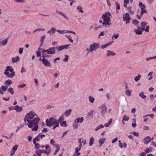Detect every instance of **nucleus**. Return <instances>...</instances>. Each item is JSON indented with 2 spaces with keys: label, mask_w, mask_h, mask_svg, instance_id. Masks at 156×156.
<instances>
[{
  "label": "nucleus",
  "mask_w": 156,
  "mask_h": 156,
  "mask_svg": "<svg viewBox=\"0 0 156 156\" xmlns=\"http://www.w3.org/2000/svg\"><path fill=\"white\" fill-rule=\"evenodd\" d=\"M37 115L33 111H30L25 115L24 120L26 125H27L32 130L36 131L38 127V123L40 120Z\"/></svg>",
  "instance_id": "nucleus-1"
},
{
  "label": "nucleus",
  "mask_w": 156,
  "mask_h": 156,
  "mask_svg": "<svg viewBox=\"0 0 156 156\" xmlns=\"http://www.w3.org/2000/svg\"><path fill=\"white\" fill-rule=\"evenodd\" d=\"M111 16V14L108 12H105L102 16L101 18L104 20L102 23L103 26H105L106 27H109L111 23L110 17Z\"/></svg>",
  "instance_id": "nucleus-2"
},
{
  "label": "nucleus",
  "mask_w": 156,
  "mask_h": 156,
  "mask_svg": "<svg viewBox=\"0 0 156 156\" xmlns=\"http://www.w3.org/2000/svg\"><path fill=\"white\" fill-rule=\"evenodd\" d=\"M46 126H53V129H55L59 126L58 121L53 117H50L49 119L46 120Z\"/></svg>",
  "instance_id": "nucleus-3"
},
{
  "label": "nucleus",
  "mask_w": 156,
  "mask_h": 156,
  "mask_svg": "<svg viewBox=\"0 0 156 156\" xmlns=\"http://www.w3.org/2000/svg\"><path fill=\"white\" fill-rule=\"evenodd\" d=\"M13 69L11 66H7L4 73V74L9 78H12L14 76L15 72L13 71Z\"/></svg>",
  "instance_id": "nucleus-4"
},
{
  "label": "nucleus",
  "mask_w": 156,
  "mask_h": 156,
  "mask_svg": "<svg viewBox=\"0 0 156 156\" xmlns=\"http://www.w3.org/2000/svg\"><path fill=\"white\" fill-rule=\"evenodd\" d=\"M90 51L92 52L93 51H96L100 47V44L97 43H94L93 44H90Z\"/></svg>",
  "instance_id": "nucleus-5"
},
{
  "label": "nucleus",
  "mask_w": 156,
  "mask_h": 156,
  "mask_svg": "<svg viewBox=\"0 0 156 156\" xmlns=\"http://www.w3.org/2000/svg\"><path fill=\"white\" fill-rule=\"evenodd\" d=\"M70 44H67L64 45L60 46L58 47H55L56 49H57L58 51L62 50L64 49H67L68 47L70 46Z\"/></svg>",
  "instance_id": "nucleus-6"
},
{
  "label": "nucleus",
  "mask_w": 156,
  "mask_h": 156,
  "mask_svg": "<svg viewBox=\"0 0 156 156\" xmlns=\"http://www.w3.org/2000/svg\"><path fill=\"white\" fill-rule=\"evenodd\" d=\"M123 19L124 21H126V24L129 23L130 22V20H131L129 15L128 13H126L125 15H123Z\"/></svg>",
  "instance_id": "nucleus-7"
},
{
  "label": "nucleus",
  "mask_w": 156,
  "mask_h": 156,
  "mask_svg": "<svg viewBox=\"0 0 156 156\" xmlns=\"http://www.w3.org/2000/svg\"><path fill=\"white\" fill-rule=\"evenodd\" d=\"M55 47L50 48L47 50V54L54 55L55 53Z\"/></svg>",
  "instance_id": "nucleus-8"
},
{
  "label": "nucleus",
  "mask_w": 156,
  "mask_h": 156,
  "mask_svg": "<svg viewBox=\"0 0 156 156\" xmlns=\"http://www.w3.org/2000/svg\"><path fill=\"white\" fill-rule=\"evenodd\" d=\"M41 61L43 62L44 65L47 67H49L51 66V63L49 61H48L46 59H42Z\"/></svg>",
  "instance_id": "nucleus-9"
},
{
  "label": "nucleus",
  "mask_w": 156,
  "mask_h": 156,
  "mask_svg": "<svg viewBox=\"0 0 156 156\" xmlns=\"http://www.w3.org/2000/svg\"><path fill=\"white\" fill-rule=\"evenodd\" d=\"M152 139L150 136H147L144 139V141L145 144H147L151 142Z\"/></svg>",
  "instance_id": "nucleus-10"
},
{
  "label": "nucleus",
  "mask_w": 156,
  "mask_h": 156,
  "mask_svg": "<svg viewBox=\"0 0 156 156\" xmlns=\"http://www.w3.org/2000/svg\"><path fill=\"white\" fill-rule=\"evenodd\" d=\"M106 55L107 56L109 57L111 56H115L116 55V54L112 51L108 50L107 51V53Z\"/></svg>",
  "instance_id": "nucleus-11"
},
{
  "label": "nucleus",
  "mask_w": 156,
  "mask_h": 156,
  "mask_svg": "<svg viewBox=\"0 0 156 156\" xmlns=\"http://www.w3.org/2000/svg\"><path fill=\"white\" fill-rule=\"evenodd\" d=\"M14 107H15V110L17 112H20L23 110V108L18 105L15 106Z\"/></svg>",
  "instance_id": "nucleus-12"
},
{
  "label": "nucleus",
  "mask_w": 156,
  "mask_h": 156,
  "mask_svg": "<svg viewBox=\"0 0 156 156\" xmlns=\"http://www.w3.org/2000/svg\"><path fill=\"white\" fill-rule=\"evenodd\" d=\"M56 31V29L55 28L52 27L51 30L47 31V33L51 35L54 34Z\"/></svg>",
  "instance_id": "nucleus-13"
},
{
  "label": "nucleus",
  "mask_w": 156,
  "mask_h": 156,
  "mask_svg": "<svg viewBox=\"0 0 156 156\" xmlns=\"http://www.w3.org/2000/svg\"><path fill=\"white\" fill-rule=\"evenodd\" d=\"M56 12L57 13L59 14L62 16L66 19L67 20H69L68 18L64 13L60 12L58 10H56Z\"/></svg>",
  "instance_id": "nucleus-14"
},
{
  "label": "nucleus",
  "mask_w": 156,
  "mask_h": 156,
  "mask_svg": "<svg viewBox=\"0 0 156 156\" xmlns=\"http://www.w3.org/2000/svg\"><path fill=\"white\" fill-rule=\"evenodd\" d=\"M45 151V150H36V154L38 155H39L40 156H41V154L43 153H44V152Z\"/></svg>",
  "instance_id": "nucleus-15"
},
{
  "label": "nucleus",
  "mask_w": 156,
  "mask_h": 156,
  "mask_svg": "<svg viewBox=\"0 0 156 156\" xmlns=\"http://www.w3.org/2000/svg\"><path fill=\"white\" fill-rule=\"evenodd\" d=\"M20 59V58L18 56H17L16 57H12V60L14 63L19 61Z\"/></svg>",
  "instance_id": "nucleus-16"
},
{
  "label": "nucleus",
  "mask_w": 156,
  "mask_h": 156,
  "mask_svg": "<svg viewBox=\"0 0 156 156\" xmlns=\"http://www.w3.org/2000/svg\"><path fill=\"white\" fill-rule=\"evenodd\" d=\"M72 110L71 109H69V110L66 111L64 115L66 117H68L70 115V114Z\"/></svg>",
  "instance_id": "nucleus-17"
},
{
  "label": "nucleus",
  "mask_w": 156,
  "mask_h": 156,
  "mask_svg": "<svg viewBox=\"0 0 156 156\" xmlns=\"http://www.w3.org/2000/svg\"><path fill=\"white\" fill-rule=\"evenodd\" d=\"M105 140V138H101L99 139V142L100 144V147H101V145L104 143Z\"/></svg>",
  "instance_id": "nucleus-18"
},
{
  "label": "nucleus",
  "mask_w": 156,
  "mask_h": 156,
  "mask_svg": "<svg viewBox=\"0 0 156 156\" xmlns=\"http://www.w3.org/2000/svg\"><path fill=\"white\" fill-rule=\"evenodd\" d=\"M8 37H7L5 40H3L2 42L1 41V43L2 44V46H4L6 45L8 43Z\"/></svg>",
  "instance_id": "nucleus-19"
},
{
  "label": "nucleus",
  "mask_w": 156,
  "mask_h": 156,
  "mask_svg": "<svg viewBox=\"0 0 156 156\" xmlns=\"http://www.w3.org/2000/svg\"><path fill=\"white\" fill-rule=\"evenodd\" d=\"M103 106L101 110V112L103 114L107 112V107L104 105H103Z\"/></svg>",
  "instance_id": "nucleus-20"
},
{
  "label": "nucleus",
  "mask_w": 156,
  "mask_h": 156,
  "mask_svg": "<svg viewBox=\"0 0 156 156\" xmlns=\"http://www.w3.org/2000/svg\"><path fill=\"white\" fill-rule=\"evenodd\" d=\"M112 121V119H110L108 122L107 123H105L104 124V126L105 127H108L109 126L110 124H111Z\"/></svg>",
  "instance_id": "nucleus-21"
},
{
  "label": "nucleus",
  "mask_w": 156,
  "mask_h": 156,
  "mask_svg": "<svg viewBox=\"0 0 156 156\" xmlns=\"http://www.w3.org/2000/svg\"><path fill=\"white\" fill-rule=\"evenodd\" d=\"M59 123L61 126H64L65 127H67V124L66 123V121H62L61 122Z\"/></svg>",
  "instance_id": "nucleus-22"
},
{
  "label": "nucleus",
  "mask_w": 156,
  "mask_h": 156,
  "mask_svg": "<svg viewBox=\"0 0 156 156\" xmlns=\"http://www.w3.org/2000/svg\"><path fill=\"white\" fill-rule=\"evenodd\" d=\"M132 91L129 90H126L125 94L128 96H130L131 95Z\"/></svg>",
  "instance_id": "nucleus-23"
},
{
  "label": "nucleus",
  "mask_w": 156,
  "mask_h": 156,
  "mask_svg": "<svg viewBox=\"0 0 156 156\" xmlns=\"http://www.w3.org/2000/svg\"><path fill=\"white\" fill-rule=\"evenodd\" d=\"M89 101L92 104L93 103L95 100V99L93 97L89 96L88 97Z\"/></svg>",
  "instance_id": "nucleus-24"
},
{
  "label": "nucleus",
  "mask_w": 156,
  "mask_h": 156,
  "mask_svg": "<svg viewBox=\"0 0 156 156\" xmlns=\"http://www.w3.org/2000/svg\"><path fill=\"white\" fill-rule=\"evenodd\" d=\"M45 29L43 28H37L34 31L33 33H34L35 32H37V31H45Z\"/></svg>",
  "instance_id": "nucleus-25"
},
{
  "label": "nucleus",
  "mask_w": 156,
  "mask_h": 156,
  "mask_svg": "<svg viewBox=\"0 0 156 156\" xmlns=\"http://www.w3.org/2000/svg\"><path fill=\"white\" fill-rule=\"evenodd\" d=\"M50 144L52 145L53 146L55 147H57L58 146V144L57 145L56 144H55V141L53 139H51L50 141Z\"/></svg>",
  "instance_id": "nucleus-26"
},
{
  "label": "nucleus",
  "mask_w": 156,
  "mask_h": 156,
  "mask_svg": "<svg viewBox=\"0 0 156 156\" xmlns=\"http://www.w3.org/2000/svg\"><path fill=\"white\" fill-rule=\"evenodd\" d=\"M84 120L83 118V117L81 118H78L76 119V122L77 123H82Z\"/></svg>",
  "instance_id": "nucleus-27"
},
{
  "label": "nucleus",
  "mask_w": 156,
  "mask_h": 156,
  "mask_svg": "<svg viewBox=\"0 0 156 156\" xmlns=\"http://www.w3.org/2000/svg\"><path fill=\"white\" fill-rule=\"evenodd\" d=\"M94 143V139L93 137H91L90 138V139L89 140V145L90 146H91Z\"/></svg>",
  "instance_id": "nucleus-28"
},
{
  "label": "nucleus",
  "mask_w": 156,
  "mask_h": 156,
  "mask_svg": "<svg viewBox=\"0 0 156 156\" xmlns=\"http://www.w3.org/2000/svg\"><path fill=\"white\" fill-rule=\"evenodd\" d=\"M139 96L143 99H145L146 98V96L144 95V93L143 92L140 93Z\"/></svg>",
  "instance_id": "nucleus-29"
},
{
  "label": "nucleus",
  "mask_w": 156,
  "mask_h": 156,
  "mask_svg": "<svg viewBox=\"0 0 156 156\" xmlns=\"http://www.w3.org/2000/svg\"><path fill=\"white\" fill-rule=\"evenodd\" d=\"M93 110L90 111L87 114V117L89 118L91 117L92 118L93 117Z\"/></svg>",
  "instance_id": "nucleus-30"
},
{
  "label": "nucleus",
  "mask_w": 156,
  "mask_h": 156,
  "mask_svg": "<svg viewBox=\"0 0 156 156\" xmlns=\"http://www.w3.org/2000/svg\"><path fill=\"white\" fill-rule=\"evenodd\" d=\"M135 32L136 34L139 35L141 34L142 33V31L141 30H135Z\"/></svg>",
  "instance_id": "nucleus-31"
},
{
  "label": "nucleus",
  "mask_w": 156,
  "mask_h": 156,
  "mask_svg": "<svg viewBox=\"0 0 156 156\" xmlns=\"http://www.w3.org/2000/svg\"><path fill=\"white\" fill-rule=\"evenodd\" d=\"M141 77V76L140 74H138V76H136L134 78L135 81L136 82L140 80Z\"/></svg>",
  "instance_id": "nucleus-32"
},
{
  "label": "nucleus",
  "mask_w": 156,
  "mask_h": 156,
  "mask_svg": "<svg viewBox=\"0 0 156 156\" xmlns=\"http://www.w3.org/2000/svg\"><path fill=\"white\" fill-rule=\"evenodd\" d=\"M64 117L63 115H62L59 118L58 121V122H61L64 119Z\"/></svg>",
  "instance_id": "nucleus-33"
},
{
  "label": "nucleus",
  "mask_w": 156,
  "mask_h": 156,
  "mask_svg": "<svg viewBox=\"0 0 156 156\" xmlns=\"http://www.w3.org/2000/svg\"><path fill=\"white\" fill-rule=\"evenodd\" d=\"M144 13H147V12L145 9V8L143 9H141L140 16H142Z\"/></svg>",
  "instance_id": "nucleus-34"
},
{
  "label": "nucleus",
  "mask_w": 156,
  "mask_h": 156,
  "mask_svg": "<svg viewBox=\"0 0 156 156\" xmlns=\"http://www.w3.org/2000/svg\"><path fill=\"white\" fill-rule=\"evenodd\" d=\"M8 91L11 93L12 94H13L14 93L13 89L12 88H10L8 90Z\"/></svg>",
  "instance_id": "nucleus-35"
},
{
  "label": "nucleus",
  "mask_w": 156,
  "mask_h": 156,
  "mask_svg": "<svg viewBox=\"0 0 156 156\" xmlns=\"http://www.w3.org/2000/svg\"><path fill=\"white\" fill-rule=\"evenodd\" d=\"M139 5L141 9L145 8V5L141 2H140Z\"/></svg>",
  "instance_id": "nucleus-36"
},
{
  "label": "nucleus",
  "mask_w": 156,
  "mask_h": 156,
  "mask_svg": "<svg viewBox=\"0 0 156 156\" xmlns=\"http://www.w3.org/2000/svg\"><path fill=\"white\" fill-rule=\"evenodd\" d=\"M12 81L11 80H8L6 81L5 83V84H7L8 85H9L12 84Z\"/></svg>",
  "instance_id": "nucleus-37"
},
{
  "label": "nucleus",
  "mask_w": 156,
  "mask_h": 156,
  "mask_svg": "<svg viewBox=\"0 0 156 156\" xmlns=\"http://www.w3.org/2000/svg\"><path fill=\"white\" fill-rule=\"evenodd\" d=\"M65 36L68 39L69 41L72 43L73 42V40L72 39V37L70 35H65Z\"/></svg>",
  "instance_id": "nucleus-38"
},
{
  "label": "nucleus",
  "mask_w": 156,
  "mask_h": 156,
  "mask_svg": "<svg viewBox=\"0 0 156 156\" xmlns=\"http://www.w3.org/2000/svg\"><path fill=\"white\" fill-rule=\"evenodd\" d=\"M77 9L78 10H79V12H81L82 13H83V11L82 10V8L80 7L79 6H78L77 8Z\"/></svg>",
  "instance_id": "nucleus-39"
},
{
  "label": "nucleus",
  "mask_w": 156,
  "mask_h": 156,
  "mask_svg": "<svg viewBox=\"0 0 156 156\" xmlns=\"http://www.w3.org/2000/svg\"><path fill=\"white\" fill-rule=\"evenodd\" d=\"M104 128V126L103 125H101L100 126H99L98 127L96 128L95 129V130L96 131H98L99 129H102V128Z\"/></svg>",
  "instance_id": "nucleus-40"
},
{
  "label": "nucleus",
  "mask_w": 156,
  "mask_h": 156,
  "mask_svg": "<svg viewBox=\"0 0 156 156\" xmlns=\"http://www.w3.org/2000/svg\"><path fill=\"white\" fill-rule=\"evenodd\" d=\"M155 58H156V55L154 56L151 57H150L149 58H147L146 59V60L147 61H148L150 60H151V59H155Z\"/></svg>",
  "instance_id": "nucleus-41"
},
{
  "label": "nucleus",
  "mask_w": 156,
  "mask_h": 156,
  "mask_svg": "<svg viewBox=\"0 0 156 156\" xmlns=\"http://www.w3.org/2000/svg\"><path fill=\"white\" fill-rule=\"evenodd\" d=\"M115 4L116 5V8L117 10H119L120 9V5L118 2H115Z\"/></svg>",
  "instance_id": "nucleus-42"
},
{
  "label": "nucleus",
  "mask_w": 156,
  "mask_h": 156,
  "mask_svg": "<svg viewBox=\"0 0 156 156\" xmlns=\"http://www.w3.org/2000/svg\"><path fill=\"white\" fill-rule=\"evenodd\" d=\"M129 119V118L126 115H124L123 117V120H125L126 121H128Z\"/></svg>",
  "instance_id": "nucleus-43"
},
{
  "label": "nucleus",
  "mask_w": 156,
  "mask_h": 156,
  "mask_svg": "<svg viewBox=\"0 0 156 156\" xmlns=\"http://www.w3.org/2000/svg\"><path fill=\"white\" fill-rule=\"evenodd\" d=\"M132 22L135 25H137L139 23V21L138 20H133Z\"/></svg>",
  "instance_id": "nucleus-44"
},
{
  "label": "nucleus",
  "mask_w": 156,
  "mask_h": 156,
  "mask_svg": "<svg viewBox=\"0 0 156 156\" xmlns=\"http://www.w3.org/2000/svg\"><path fill=\"white\" fill-rule=\"evenodd\" d=\"M38 136L41 138V139H42L45 137V135L42 134L41 133H40L38 134Z\"/></svg>",
  "instance_id": "nucleus-45"
},
{
  "label": "nucleus",
  "mask_w": 156,
  "mask_h": 156,
  "mask_svg": "<svg viewBox=\"0 0 156 156\" xmlns=\"http://www.w3.org/2000/svg\"><path fill=\"white\" fill-rule=\"evenodd\" d=\"M18 148V145H15L14 146L12 149V150L14 151L15 152L17 150Z\"/></svg>",
  "instance_id": "nucleus-46"
},
{
  "label": "nucleus",
  "mask_w": 156,
  "mask_h": 156,
  "mask_svg": "<svg viewBox=\"0 0 156 156\" xmlns=\"http://www.w3.org/2000/svg\"><path fill=\"white\" fill-rule=\"evenodd\" d=\"M40 148V144L38 143H37L35 145V149H38Z\"/></svg>",
  "instance_id": "nucleus-47"
},
{
  "label": "nucleus",
  "mask_w": 156,
  "mask_h": 156,
  "mask_svg": "<svg viewBox=\"0 0 156 156\" xmlns=\"http://www.w3.org/2000/svg\"><path fill=\"white\" fill-rule=\"evenodd\" d=\"M38 50H39L41 51H40L41 52L43 53H44L45 52H47V50H45L44 49H43L42 48H39L38 49Z\"/></svg>",
  "instance_id": "nucleus-48"
},
{
  "label": "nucleus",
  "mask_w": 156,
  "mask_h": 156,
  "mask_svg": "<svg viewBox=\"0 0 156 156\" xmlns=\"http://www.w3.org/2000/svg\"><path fill=\"white\" fill-rule=\"evenodd\" d=\"M7 88L8 87L7 86H4V85H3L2 87V89L4 91H6Z\"/></svg>",
  "instance_id": "nucleus-49"
},
{
  "label": "nucleus",
  "mask_w": 156,
  "mask_h": 156,
  "mask_svg": "<svg viewBox=\"0 0 156 156\" xmlns=\"http://www.w3.org/2000/svg\"><path fill=\"white\" fill-rule=\"evenodd\" d=\"M46 37V36L45 35H44L43 36H42L41 38V44H42L43 42H44V38H45Z\"/></svg>",
  "instance_id": "nucleus-50"
},
{
  "label": "nucleus",
  "mask_w": 156,
  "mask_h": 156,
  "mask_svg": "<svg viewBox=\"0 0 156 156\" xmlns=\"http://www.w3.org/2000/svg\"><path fill=\"white\" fill-rule=\"evenodd\" d=\"M147 23L145 22H142L141 23V27H145L147 25Z\"/></svg>",
  "instance_id": "nucleus-51"
},
{
  "label": "nucleus",
  "mask_w": 156,
  "mask_h": 156,
  "mask_svg": "<svg viewBox=\"0 0 156 156\" xmlns=\"http://www.w3.org/2000/svg\"><path fill=\"white\" fill-rule=\"evenodd\" d=\"M69 57L68 55H65V58L63 59V61L65 62H67L68 60Z\"/></svg>",
  "instance_id": "nucleus-52"
},
{
  "label": "nucleus",
  "mask_w": 156,
  "mask_h": 156,
  "mask_svg": "<svg viewBox=\"0 0 156 156\" xmlns=\"http://www.w3.org/2000/svg\"><path fill=\"white\" fill-rule=\"evenodd\" d=\"M46 151H49L51 150L50 146L49 145H46L45 146Z\"/></svg>",
  "instance_id": "nucleus-53"
},
{
  "label": "nucleus",
  "mask_w": 156,
  "mask_h": 156,
  "mask_svg": "<svg viewBox=\"0 0 156 156\" xmlns=\"http://www.w3.org/2000/svg\"><path fill=\"white\" fill-rule=\"evenodd\" d=\"M57 31L58 33H59L61 34H63L64 33V32L66 31L65 30H57Z\"/></svg>",
  "instance_id": "nucleus-54"
},
{
  "label": "nucleus",
  "mask_w": 156,
  "mask_h": 156,
  "mask_svg": "<svg viewBox=\"0 0 156 156\" xmlns=\"http://www.w3.org/2000/svg\"><path fill=\"white\" fill-rule=\"evenodd\" d=\"M119 37V34L118 33L116 34H115L112 36V38H113V37H114L115 39H117Z\"/></svg>",
  "instance_id": "nucleus-55"
},
{
  "label": "nucleus",
  "mask_w": 156,
  "mask_h": 156,
  "mask_svg": "<svg viewBox=\"0 0 156 156\" xmlns=\"http://www.w3.org/2000/svg\"><path fill=\"white\" fill-rule=\"evenodd\" d=\"M23 48H19V53L20 54H22L23 51Z\"/></svg>",
  "instance_id": "nucleus-56"
},
{
  "label": "nucleus",
  "mask_w": 156,
  "mask_h": 156,
  "mask_svg": "<svg viewBox=\"0 0 156 156\" xmlns=\"http://www.w3.org/2000/svg\"><path fill=\"white\" fill-rule=\"evenodd\" d=\"M131 133L135 136H139V133H136L135 132H133V133Z\"/></svg>",
  "instance_id": "nucleus-57"
},
{
  "label": "nucleus",
  "mask_w": 156,
  "mask_h": 156,
  "mask_svg": "<svg viewBox=\"0 0 156 156\" xmlns=\"http://www.w3.org/2000/svg\"><path fill=\"white\" fill-rule=\"evenodd\" d=\"M51 150H49V151H46L45 150V151L44 153L46 154L47 155H48L50 153Z\"/></svg>",
  "instance_id": "nucleus-58"
},
{
  "label": "nucleus",
  "mask_w": 156,
  "mask_h": 156,
  "mask_svg": "<svg viewBox=\"0 0 156 156\" xmlns=\"http://www.w3.org/2000/svg\"><path fill=\"white\" fill-rule=\"evenodd\" d=\"M26 86V84H22L21 85H18L17 87L19 88H23V87H25Z\"/></svg>",
  "instance_id": "nucleus-59"
},
{
  "label": "nucleus",
  "mask_w": 156,
  "mask_h": 156,
  "mask_svg": "<svg viewBox=\"0 0 156 156\" xmlns=\"http://www.w3.org/2000/svg\"><path fill=\"white\" fill-rule=\"evenodd\" d=\"M66 33H72V34H76L74 32H73V31H71V30H66Z\"/></svg>",
  "instance_id": "nucleus-60"
},
{
  "label": "nucleus",
  "mask_w": 156,
  "mask_h": 156,
  "mask_svg": "<svg viewBox=\"0 0 156 156\" xmlns=\"http://www.w3.org/2000/svg\"><path fill=\"white\" fill-rule=\"evenodd\" d=\"M15 1L18 2H21L22 3L25 2V0H15Z\"/></svg>",
  "instance_id": "nucleus-61"
},
{
  "label": "nucleus",
  "mask_w": 156,
  "mask_h": 156,
  "mask_svg": "<svg viewBox=\"0 0 156 156\" xmlns=\"http://www.w3.org/2000/svg\"><path fill=\"white\" fill-rule=\"evenodd\" d=\"M108 46V45L106 44H105L102 45L101 46V49H104V48H106Z\"/></svg>",
  "instance_id": "nucleus-62"
},
{
  "label": "nucleus",
  "mask_w": 156,
  "mask_h": 156,
  "mask_svg": "<svg viewBox=\"0 0 156 156\" xmlns=\"http://www.w3.org/2000/svg\"><path fill=\"white\" fill-rule=\"evenodd\" d=\"M80 155V153L78 152L76 153V152H75L73 155V156H79Z\"/></svg>",
  "instance_id": "nucleus-63"
},
{
  "label": "nucleus",
  "mask_w": 156,
  "mask_h": 156,
  "mask_svg": "<svg viewBox=\"0 0 156 156\" xmlns=\"http://www.w3.org/2000/svg\"><path fill=\"white\" fill-rule=\"evenodd\" d=\"M146 154L145 152H142L139 155L140 156H146Z\"/></svg>",
  "instance_id": "nucleus-64"
}]
</instances>
